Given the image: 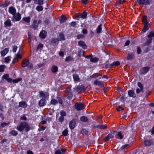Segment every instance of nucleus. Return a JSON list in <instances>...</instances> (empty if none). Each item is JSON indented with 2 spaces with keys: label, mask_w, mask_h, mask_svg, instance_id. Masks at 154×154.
I'll list each match as a JSON object with an SVG mask.
<instances>
[{
  "label": "nucleus",
  "mask_w": 154,
  "mask_h": 154,
  "mask_svg": "<svg viewBox=\"0 0 154 154\" xmlns=\"http://www.w3.org/2000/svg\"><path fill=\"white\" fill-rule=\"evenodd\" d=\"M17 129L20 131H22L25 129V131H28L30 130V127L28 124L25 122L20 123L17 127Z\"/></svg>",
  "instance_id": "f257e3e1"
},
{
  "label": "nucleus",
  "mask_w": 154,
  "mask_h": 154,
  "mask_svg": "<svg viewBox=\"0 0 154 154\" xmlns=\"http://www.w3.org/2000/svg\"><path fill=\"white\" fill-rule=\"evenodd\" d=\"M21 19V15L20 13H17L13 15L12 20L14 21H19Z\"/></svg>",
  "instance_id": "f03ea898"
},
{
  "label": "nucleus",
  "mask_w": 154,
  "mask_h": 154,
  "mask_svg": "<svg viewBox=\"0 0 154 154\" xmlns=\"http://www.w3.org/2000/svg\"><path fill=\"white\" fill-rule=\"evenodd\" d=\"M137 2L140 5H149L150 2V0H138Z\"/></svg>",
  "instance_id": "7ed1b4c3"
},
{
  "label": "nucleus",
  "mask_w": 154,
  "mask_h": 154,
  "mask_svg": "<svg viewBox=\"0 0 154 154\" xmlns=\"http://www.w3.org/2000/svg\"><path fill=\"white\" fill-rule=\"evenodd\" d=\"M76 109L78 110H82L84 108V106L82 103H77L75 105Z\"/></svg>",
  "instance_id": "20e7f679"
},
{
  "label": "nucleus",
  "mask_w": 154,
  "mask_h": 154,
  "mask_svg": "<svg viewBox=\"0 0 154 154\" xmlns=\"http://www.w3.org/2000/svg\"><path fill=\"white\" fill-rule=\"evenodd\" d=\"M66 94L67 96L69 99L71 98L73 96L72 93L70 88L67 89L66 90Z\"/></svg>",
  "instance_id": "39448f33"
},
{
  "label": "nucleus",
  "mask_w": 154,
  "mask_h": 154,
  "mask_svg": "<svg viewBox=\"0 0 154 154\" xmlns=\"http://www.w3.org/2000/svg\"><path fill=\"white\" fill-rule=\"evenodd\" d=\"M76 120L73 119H72L69 122V127L70 129H73L75 126Z\"/></svg>",
  "instance_id": "423d86ee"
},
{
  "label": "nucleus",
  "mask_w": 154,
  "mask_h": 154,
  "mask_svg": "<svg viewBox=\"0 0 154 154\" xmlns=\"http://www.w3.org/2000/svg\"><path fill=\"white\" fill-rule=\"evenodd\" d=\"M9 12L13 15L16 14V10L15 8L13 6L9 7L8 10Z\"/></svg>",
  "instance_id": "0eeeda50"
},
{
  "label": "nucleus",
  "mask_w": 154,
  "mask_h": 154,
  "mask_svg": "<svg viewBox=\"0 0 154 154\" xmlns=\"http://www.w3.org/2000/svg\"><path fill=\"white\" fill-rule=\"evenodd\" d=\"M150 68L149 67H145L142 68L140 73L142 74H146L149 70Z\"/></svg>",
  "instance_id": "6e6552de"
},
{
  "label": "nucleus",
  "mask_w": 154,
  "mask_h": 154,
  "mask_svg": "<svg viewBox=\"0 0 154 154\" xmlns=\"http://www.w3.org/2000/svg\"><path fill=\"white\" fill-rule=\"evenodd\" d=\"M29 61L28 59H25L23 60L22 62V65L23 67H25L27 66Z\"/></svg>",
  "instance_id": "1a4fd4ad"
},
{
  "label": "nucleus",
  "mask_w": 154,
  "mask_h": 154,
  "mask_svg": "<svg viewBox=\"0 0 154 154\" xmlns=\"http://www.w3.org/2000/svg\"><path fill=\"white\" fill-rule=\"evenodd\" d=\"M2 78L5 79L8 82L11 83L12 82V79L9 78V75L8 74L3 75L2 76Z\"/></svg>",
  "instance_id": "9d476101"
},
{
  "label": "nucleus",
  "mask_w": 154,
  "mask_h": 154,
  "mask_svg": "<svg viewBox=\"0 0 154 154\" xmlns=\"http://www.w3.org/2000/svg\"><path fill=\"white\" fill-rule=\"evenodd\" d=\"M47 34V32L44 30H42L40 32L39 34V36L40 38L43 39H44Z\"/></svg>",
  "instance_id": "9b49d317"
},
{
  "label": "nucleus",
  "mask_w": 154,
  "mask_h": 154,
  "mask_svg": "<svg viewBox=\"0 0 154 154\" xmlns=\"http://www.w3.org/2000/svg\"><path fill=\"white\" fill-rule=\"evenodd\" d=\"M38 27V23L37 21L36 20H34L33 21V24L31 26L32 28L35 29L37 28Z\"/></svg>",
  "instance_id": "f8f14e48"
},
{
  "label": "nucleus",
  "mask_w": 154,
  "mask_h": 154,
  "mask_svg": "<svg viewBox=\"0 0 154 154\" xmlns=\"http://www.w3.org/2000/svg\"><path fill=\"white\" fill-rule=\"evenodd\" d=\"M134 56L133 53H129L128 54L127 59L129 60H132L134 58Z\"/></svg>",
  "instance_id": "ddd939ff"
},
{
  "label": "nucleus",
  "mask_w": 154,
  "mask_h": 154,
  "mask_svg": "<svg viewBox=\"0 0 154 154\" xmlns=\"http://www.w3.org/2000/svg\"><path fill=\"white\" fill-rule=\"evenodd\" d=\"M144 143L145 146H149L152 144V142L151 140H146L144 141Z\"/></svg>",
  "instance_id": "4468645a"
},
{
  "label": "nucleus",
  "mask_w": 154,
  "mask_h": 154,
  "mask_svg": "<svg viewBox=\"0 0 154 154\" xmlns=\"http://www.w3.org/2000/svg\"><path fill=\"white\" fill-rule=\"evenodd\" d=\"M78 44L79 46H81L83 49H85L86 48V45L83 41H80L79 42H78Z\"/></svg>",
  "instance_id": "2eb2a0df"
},
{
  "label": "nucleus",
  "mask_w": 154,
  "mask_h": 154,
  "mask_svg": "<svg viewBox=\"0 0 154 154\" xmlns=\"http://www.w3.org/2000/svg\"><path fill=\"white\" fill-rule=\"evenodd\" d=\"M34 3L39 5H42L44 4L43 0H33Z\"/></svg>",
  "instance_id": "dca6fc26"
},
{
  "label": "nucleus",
  "mask_w": 154,
  "mask_h": 154,
  "mask_svg": "<svg viewBox=\"0 0 154 154\" xmlns=\"http://www.w3.org/2000/svg\"><path fill=\"white\" fill-rule=\"evenodd\" d=\"M39 104L40 106H43L46 104V101L45 99H42L39 102Z\"/></svg>",
  "instance_id": "f3484780"
},
{
  "label": "nucleus",
  "mask_w": 154,
  "mask_h": 154,
  "mask_svg": "<svg viewBox=\"0 0 154 154\" xmlns=\"http://www.w3.org/2000/svg\"><path fill=\"white\" fill-rule=\"evenodd\" d=\"M9 49L6 48L1 52V54L2 56H4L8 52Z\"/></svg>",
  "instance_id": "a211bd4d"
},
{
  "label": "nucleus",
  "mask_w": 154,
  "mask_h": 154,
  "mask_svg": "<svg viewBox=\"0 0 154 154\" xmlns=\"http://www.w3.org/2000/svg\"><path fill=\"white\" fill-rule=\"evenodd\" d=\"M94 84L98 85L99 87L103 86V84L101 83V82L97 80H94Z\"/></svg>",
  "instance_id": "6ab92c4d"
},
{
  "label": "nucleus",
  "mask_w": 154,
  "mask_h": 154,
  "mask_svg": "<svg viewBox=\"0 0 154 154\" xmlns=\"http://www.w3.org/2000/svg\"><path fill=\"white\" fill-rule=\"evenodd\" d=\"M144 24V27L142 30V32H145L146 31L148 30V26L149 25V23H148Z\"/></svg>",
  "instance_id": "aec40b11"
},
{
  "label": "nucleus",
  "mask_w": 154,
  "mask_h": 154,
  "mask_svg": "<svg viewBox=\"0 0 154 154\" xmlns=\"http://www.w3.org/2000/svg\"><path fill=\"white\" fill-rule=\"evenodd\" d=\"M147 37L148 38V39L147 40L146 42L144 43V45H148L150 43H151L152 40V37H148V35Z\"/></svg>",
  "instance_id": "412c9836"
},
{
  "label": "nucleus",
  "mask_w": 154,
  "mask_h": 154,
  "mask_svg": "<svg viewBox=\"0 0 154 154\" xmlns=\"http://www.w3.org/2000/svg\"><path fill=\"white\" fill-rule=\"evenodd\" d=\"M27 106L26 103L24 102H21L19 103V106L22 107L24 108L26 107Z\"/></svg>",
  "instance_id": "4be33fe9"
},
{
  "label": "nucleus",
  "mask_w": 154,
  "mask_h": 154,
  "mask_svg": "<svg viewBox=\"0 0 154 154\" xmlns=\"http://www.w3.org/2000/svg\"><path fill=\"white\" fill-rule=\"evenodd\" d=\"M128 94L130 97H135L136 96L135 93L132 90H129L128 91Z\"/></svg>",
  "instance_id": "5701e85b"
},
{
  "label": "nucleus",
  "mask_w": 154,
  "mask_h": 154,
  "mask_svg": "<svg viewBox=\"0 0 154 154\" xmlns=\"http://www.w3.org/2000/svg\"><path fill=\"white\" fill-rule=\"evenodd\" d=\"M4 24L5 25L8 26H10L12 25L11 21L9 19L7 20L5 22Z\"/></svg>",
  "instance_id": "b1692460"
},
{
  "label": "nucleus",
  "mask_w": 154,
  "mask_h": 154,
  "mask_svg": "<svg viewBox=\"0 0 154 154\" xmlns=\"http://www.w3.org/2000/svg\"><path fill=\"white\" fill-rule=\"evenodd\" d=\"M113 136L111 134H108V135L106 136L105 137L104 140V141H107L110 138H113Z\"/></svg>",
  "instance_id": "393cba45"
},
{
  "label": "nucleus",
  "mask_w": 154,
  "mask_h": 154,
  "mask_svg": "<svg viewBox=\"0 0 154 154\" xmlns=\"http://www.w3.org/2000/svg\"><path fill=\"white\" fill-rule=\"evenodd\" d=\"M73 77L75 81H78L80 79V78L79 76L76 74H73Z\"/></svg>",
  "instance_id": "a878e982"
},
{
  "label": "nucleus",
  "mask_w": 154,
  "mask_h": 154,
  "mask_svg": "<svg viewBox=\"0 0 154 154\" xmlns=\"http://www.w3.org/2000/svg\"><path fill=\"white\" fill-rule=\"evenodd\" d=\"M58 39L59 41L61 40H65L64 36L63 33H61L60 34Z\"/></svg>",
  "instance_id": "bb28decb"
},
{
  "label": "nucleus",
  "mask_w": 154,
  "mask_h": 154,
  "mask_svg": "<svg viewBox=\"0 0 154 154\" xmlns=\"http://www.w3.org/2000/svg\"><path fill=\"white\" fill-rule=\"evenodd\" d=\"M101 24L99 25L96 29V32L97 34L100 33L102 30V28H101Z\"/></svg>",
  "instance_id": "cd10ccee"
},
{
  "label": "nucleus",
  "mask_w": 154,
  "mask_h": 154,
  "mask_svg": "<svg viewBox=\"0 0 154 154\" xmlns=\"http://www.w3.org/2000/svg\"><path fill=\"white\" fill-rule=\"evenodd\" d=\"M58 70V67L57 66L53 65L51 71L53 73H55L57 72Z\"/></svg>",
  "instance_id": "c85d7f7f"
},
{
  "label": "nucleus",
  "mask_w": 154,
  "mask_h": 154,
  "mask_svg": "<svg viewBox=\"0 0 154 154\" xmlns=\"http://www.w3.org/2000/svg\"><path fill=\"white\" fill-rule=\"evenodd\" d=\"M43 8L42 5H39L36 6V9L39 11H41L43 10Z\"/></svg>",
  "instance_id": "c756f323"
},
{
  "label": "nucleus",
  "mask_w": 154,
  "mask_h": 154,
  "mask_svg": "<svg viewBox=\"0 0 154 154\" xmlns=\"http://www.w3.org/2000/svg\"><path fill=\"white\" fill-rule=\"evenodd\" d=\"M80 15L82 19H85L86 17L87 16V12L86 11H84Z\"/></svg>",
  "instance_id": "7c9ffc66"
},
{
  "label": "nucleus",
  "mask_w": 154,
  "mask_h": 154,
  "mask_svg": "<svg viewBox=\"0 0 154 154\" xmlns=\"http://www.w3.org/2000/svg\"><path fill=\"white\" fill-rule=\"evenodd\" d=\"M80 120L82 122H86L88 121V119L86 116H83L80 118Z\"/></svg>",
  "instance_id": "2f4dec72"
},
{
  "label": "nucleus",
  "mask_w": 154,
  "mask_h": 154,
  "mask_svg": "<svg viewBox=\"0 0 154 154\" xmlns=\"http://www.w3.org/2000/svg\"><path fill=\"white\" fill-rule=\"evenodd\" d=\"M142 21L144 24L148 23L147 21V18L146 16H144L142 19Z\"/></svg>",
  "instance_id": "473e14b6"
},
{
  "label": "nucleus",
  "mask_w": 154,
  "mask_h": 154,
  "mask_svg": "<svg viewBox=\"0 0 154 154\" xmlns=\"http://www.w3.org/2000/svg\"><path fill=\"white\" fill-rule=\"evenodd\" d=\"M98 60V58L97 57H91L90 58V61L91 62L96 63Z\"/></svg>",
  "instance_id": "72a5a7b5"
},
{
  "label": "nucleus",
  "mask_w": 154,
  "mask_h": 154,
  "mask_svg": "<svg viewBox=\"0 0 154 154\" xmlns=\"http://www.w3.org/2000/svg\"><path fill=\"white\" fill-rule=\"evenodd\" d=\"M66 21V19L65 17L63 15L61 16V19L60 20V22L61 23H64Z\"/></svg>",
  "instance_id": "f704fd0d"
},
{
  "label": "nucleus",
  "mask_w": 154,
  "mask_h": 154,
  "mask_svg": "<svg viewBox=\"0 0 154 154\" xmlns=\"http://www.w3.org/2000/svg\"><path fill=\"white\" fill-rule=\"evenodd\" d=\"M97 128L99 129H106L107 128V127L104 125H98L97 126Z\"/></svg>",
  "instance_id": "c9c22d12"
},
{
  "label": "nucleus",
  "mask_w": 154,
  "mask_h": 154,
  "mask_svg": "<svg viewBox=\"0 0 154 154\" xmlns=\"http://www.w3.org/2000/svg\"><path fill=\"white\" fill-rule=\"evenodd\" d=\"M58 39L55 38H52L51 41V42L53 44H56L57 42L59 41Z\"/></svg>",
  "instance_id": "e433bc0d"
},
{
  "label": "nucleus",
  "mask_w": 154,
  "mask_h": 154,
  "mask_svg": "<svg viewBox=\"0 0 154 154\" xmlns=\"http://www.w3.org/2000/svg\"><path fill=\"white\" fill-rule=\"evenodd\" d=\"M30 18L29 17H25L23 18L24 21L27 23H29L30 22Z\"/></svg>",
  "instance_id": "4c0bfd02"
},
{
  "label": "nucleus",
  "mask_w": 154,
  "mask_h": 154,
  "mask_svg": "<svg viewBox=\"0 0 154 154\" xmlns=\"http://www.w3.org/2000/svg\"><path fill=\"white\" fill-rule=\"evenodd\" d=\"M117 135L118 137V138L119 139H121L123 137L122 133L121 132H119L117 133Z\"/></svg>",
  "instance_id": "58836bf2"
},
{
  "label": "nucleus",
  "mask_w": 154,
  "mask_h": 154,
  "mask_svg": "<svg viewBox=\"0 0 154 154\" xmlns=\"http://www.w3.org/2000/svg\"><path fill=\"white\" fill-rule=\"evenodd\" d=\"M81 132L83 134H85L86 135L88 133V131L85 129H82L81 131Z\"/></svg>",
  "instance_id": "ea45409f"
},
{
  "label": "nucleus",
  "mask_w": 154,
  "mask_h": 154,
  "mask_svg": "<svg viewBox=\"0 0 154 154\" xmlns=\"http://www.w3.org/2000/svg\"><path fill=\"white\" fill-rule=\"evenodd\" d=\"M10 133L13 136H16L18 134L17 132L14 130L11 131L10 132Z\"/></svg>",
  "instance_id": "a19ab883"
},
{
  "label": "nucleus",
  "mask_w": 154,
  "mask_h": 154,
  "mask_svg": "<svg viewBox=\"0 0 154 154\" xmlns=\"http://www.w3.org/2000/svg\"><path fill=\"white\" fill-rule=\"evenodd\" d=\"M43 45L42 44H39L37 47V51H38V50L40 51L41 50L42 48L43 47Z\"/></svg>",
  "instance_id": "79ce46f5"
},
{
  "label": "nucleus",
  "mask_w": 154,
  "mask_h": 154,
  "mask_svg": "<svg viewBox=\"0 0 154 154\" xmlns=\"http://www.w3.org/2000/svg\"><path fill=\"white\" fill-rule=\"evenodd\" d=\"M137 85L141 89V90L142 91L143 90V84L140 82H138L137 83Z\"/></svg>",
  "instance_id": "37998d69"
},
{
  "label": "nucleus",
  "mask_w": 154,
  "mask_h": 154,
  "mask_svg": "<svg viewBox=\"0 0 154 154\" xmlns=\"http://www.w3.org/2000/svg\"><path fill=\"white\" fill-rule=\"evenodd\" d=\"M68 133V130L66 129L63 131L62 135L64 136H66L67 135Z\"/></svg>",
  "instance_id": "c03bdc74"
},
{
  "label": "nucleus",
  "mask_w": 154,
  "mask_h": 154,
  "mask_svg": "<svg viewBox=\"0 0 154 154\" xmlns=\"http://www.w3.org/2000/svg\"><path fill=\"white\" fill-rule=\"evenodd\" d=\"M21 80V78H19L12 80V82H13L14 83H17L20 81Z\"/></svg>",
  "instance_id": "a18cd8bd"
},
{
  "label": "nucleus",
  "mask_w": 154,
  "mask_h": 154,
  "mask_svg": "<svg viewBox=\"0 0 154 154\" xmlns=\"http://www.w3.org/2000/svg\"><path fill=\"white\" fill-rule=\"evenodd\" d=\"M72 60V58L71 57L69 56L66 58L65 61L67 62L71 61Z\"/></svg>",
  "instance_id": "49530a36"
},
{
  "label": "nucleus",
  "mask_w": 154,
  "mask_h": 154,
  "mask_svg": "<svg viewBox=\"0 0 154 154\" xmlns=\"http://www.w3.org/2000/svg\"><path fill=\"white\" fill-rule=\"evenodd\" d=\"M60 116L64 117L66 115V113L64 111L62 110L60 112Z\"/></svg>",
  "instance_id": "de8ad7c7"
},
{
  "label": "nucleus",
  "mask_w": 154,
  "mask_h": 154,
  "mask_svg": "<svg viewBox=\"0 0 154 154\" xmlns=\"http://www.w3.org/2000/svg\"><path fill=\"white\" fill-rule=\"evenodd\" d=\"M5 66L1 65L0 66V72H3L4 70Z\"/></svg>",
  "instance_id": "09e8293b"
},
{
  "label": "nucleus",
  "mask_w": 154,
  "mask_h": 154,
  "mask_svg": "<svg viewBox=\"0 0 154 154\" xmlns=\"http://www.w3.org/2000/svg\"><path fill=\"white\" fill-rule=\"evenodd\" d=\"M129 146V145L128 144H125L122 146L121 148L122 149H127Z\"/></svg>",
  "instance_id": "8fccbe9b"
},
{
  "label": "nucleus",
  "mask_w": 154,
  "mask_h": 154,
  "mask_svg": "<svg viewBox=\"0 0 154 154\" xmlns=\"http://www.w3.org/2000/svg\"><path fill=\"white\" fill-rule=\"evenodd\" d=\"M10 60V57H8L5 58V62L6 63H8Z\"/></svg>",
  "instance_id": "3c124183"
},
{
  "label": "nucleus",
  "mask_w": 154,
  "mask_h": 154,
  "mask_svg": "<svg viewBox=\"0 0 154 154\" xmlns=\"http://www.w3.org/2000/svg\"><path fill=\"white\" fill-rule=\"evenodd\" d=\"M57 103V100L55 99H53L51 101V103L53 105H55Z\"/></svg>",
  "instance_id": "603ef678"
},
{
  "label": "nucleus",
  "mask_w": 154,
  "mask_h": 154,
  "mask_svg": "<svg viewBox=\"0 0 154 154\" xmlns=\"http://www.w3.org/2000/svg\"><path fill=\"white\" fill-rule=\"evenodd\" d=\"M148 37H154V32H151L148 35Z\"/></svg>",
  "instance_id": "864d4df0"
},
{
  "label": "nucleus",
  "mask_w": 154,
  "mask_h": 154,
  "mask_svg": "<svg viewBox=\"0 0 154 154\" xmlns=\"http://www.w3.org/2000/svg\"><path fill=\"white\" fill-rule=\"evenodd\" d=\"M13 49L12 51L14 52H15L16 51L17 47V46L15 45L12 46Z\"/></svg>",
  "instance_id": "5fc2aeb1"
},
{
  "label": "nucleus",
  "mask_w": 154,
  "mask_h": 154,
  "mask_svg": "<svg viewBox=\"0 0 154 154\" xmlns=\"http://www.w3.org/2000/svg\"><path fill=\"white\" fill-rule=\"evenodd\" d=\"M27 66H28V68L30 69H32L33 68V65L32 63H30L29 62V64H28Z\"/></svg>",
  "instance_id": "6e6d98bb"
},
{
  "label": "nucleus",
  "mask_w": 154,
  "mask_h": 154,
  "mask_svg": "<svg viewBox=\"0 0 154 154\" xmlns=\"http://www.w3.org/2000/svg\"><path fill=\"white\" fill-rule=\"evenodd\" d=\"M124 109V108H123L121 107L120 106H119L117 108V110L118 111H120L121 110H123Z\"/></svg>",
  "instance_id": "4d7b16f0"
},
{
  "label": "nucleus",
  "mask_w": 154,
  "mask_h": 154,
  "mask_svg": "<svg viewBox=\"0 0 154 154\" xmlns=\"http://www.w3.org/2000/svg\"><path fill=\"white\" fill-rule=\"evenodd\" d=\"M140 92H144V91L143 90L142 91L141 90L140 88H137L136 89V93L137 94H138Z\"/></svg>",
  "instance_id": "13d9d810"
},
{
  "label": "nucleus",
  "mask_w": 154,
  "mask_h": 154,
  "mask_svg": "<svg viewBox=\"0 0 154 154\" xmlns=\"http://www.w3.org/2000/svg\"><path fill=\"white\" fill-rule=\"evenodd\" d=\"M55 154H63V153L61 152V151L58 149L55 152Z\"/></svg>",
  "instance_id": "bf43d9fd"
},
{
  "label": "nucleus",
  "mask_w": 154,
  "mask_h": 154,
  "mask_svg": "<svg viewBox=\"0 0 154 154\" xmlns=\"http://www.w3.org/2000/svg\"><path fill=\"white\" fill-rule=\"evenodd\" d=\"M64 120V117L60 116L59 119H58V120L60 122H62Z\"/></svg>",
  "instance_id": "052dcab7"
},
{
  "label": "nucleus",
  "mask_w": 154,
  "mask_h": 154,
  "mask_svg": "<svg viewBox=\"0 0 154 154\" xmlns=\"http://www.w3.org/2000/svg\"><path fill=\"white\" fill-rule=\"evenodd\" d=\"M80 18H82V17L81 15H75V18L77 20H79Z\"/></svg>",
  "instance_id": "680f3d73"
},
{
  "label": "nucleus",
  "mask_w": 154,
  "mask_h": 154,
  "mask_svg": "<svg viewBox=\"0 0 154 154\" xmlns=\"http://www.w3.org/2000/svg\"><path fill=\"white\" fill-rule=\"evenodd\" d=\"M80 89L81 90L85 91L86 90V88L83 86H80Z\"/></svg>",
  "instance_id": "e2e57ef3"
},
{
  "label": "nucleus",
  "mask_w": 154,
  "mask_h": 154,
  "mask_svg": "<svg viewBox=\"0 0 154 154\" xmlns=\"http://www.w3.org/2000/svg\"><path fill=\"white\" fill-rule=\"evenodd\" d=\"M141 51V50L140 48L138 47L137 48V52L138 54H140Z\"/></svg>",
  "instance_id": "0e129e2a"
},
{
  "label": "nucleus",
  "mask_w": 154,
  "mask_h": 154,
  "mask_svg": "<svg viewBox=\"0 0 154 154\" xmlns=\"http://www.w3.org/2000/svg\"><path fill=\"white\" fill-rule=\"evenodd\" d=\"M88 0H82V2L83 4H86L88 3Z\"/></svg>",
  "instance_id": "69168bd1"
},
{
  "label": "nucleus",
  "mask_w": 154,
  "mask_h": 154,
  "mask_svg": "<svg viewBox=\"0 0 154 154\" xmlns=\"http://www.w3.org/2000/svg\"><path fill=\"white\" fill-rule=\"evenodd\" d=\"M76 23L75 22H72L71 23V26L75 27L76 25Z\"/></svg>",
  "instance_id": "338daca9"
},
{
  "label": "nucleus",
  "mask_w": 154,
  "mask_h": 154,
  "mask_svg": "<svg viewBox=\"0 0 154 154\" xmlns=\"http://www.w3.org/2000/svg\"><path fill=\"white\" fill-rule=\"evenodd\" d=\"M48 96H49V95H48V93L46 92H45L44 93V97H45V98H46L48 97Z\"/></svg>",
  "instance_id": "774afa93"
}]
</instances>
